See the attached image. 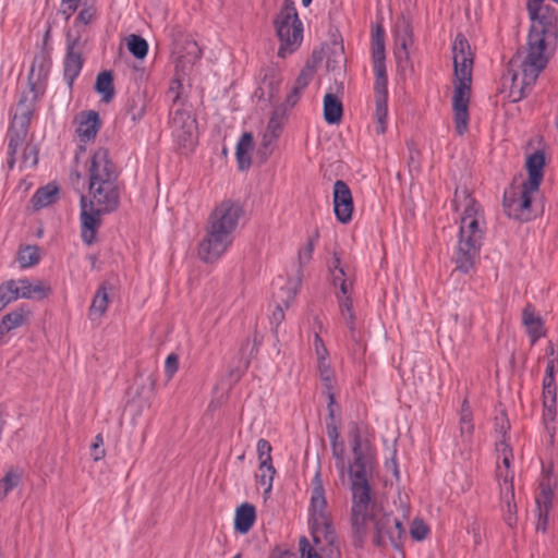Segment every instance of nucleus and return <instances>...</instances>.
Instances as JSON below:
<instances>
[{"label": "nucleus", "instance_id": "nucleus-1", "mask_svg": "<svg viewBox=\"0 0 558 558\" xmlns=\"http://www.w3.org/2000/svg\"><path fill=\"white\" fill-rule=\"evenodd\" d=\"M527 11L532 21L527 37L526 56L521 61V73L513 71L518 60L509 62L510 97L512 101L524 98L535 84L539 73L546 68L556 47L557 14L545 0H527Z\"/></svg>", "mask_w": 558, "mask_h": 558}, {"label": "nucleus", "instance_id": "nucleus-32", "mask_svg": "<svg viewBox=\"0 0 558 558\" xmlns=\"http://www.w3.org/2000/svg\"><path fill=\"white\" fill-rule=\"evenodd\" d=\"M254 141L251 133H244L236 145V160L239 168L245 170L251 166V151L253 150Z\"/></svg>", "mask_w": 558, "mask_h": 558}, {"label": "nucleus", "instance_id": "nucleus-27", "mask_svg": "<svg viewBox=\"0 0 558 558\" xmlns=\"http://www.w3.org/2000/svg\"><path fill=\"white\" fill-rule=\"evenodd\" d=\"M312 77L313 71L311 68H304L301 70V72L299 73L298 77L293 83L291 90L286 97L284 105L287 107L292 108L299 102L303 92L312 81Z\"/></svg>", "mask_w": 558, "mask_h": 558}, {"label": "nucleus", "instance_id": "nucleus-16", "mask_svg": "<svg viewBox=\"0 0 558 558\" xmlns=\"http://www.w3.org/2000/svg\"><path fill=\"white\" fill-rule=\"evenodd\" d=\"M105 180H118V171L109 157V151L106 148H98L90 158L88 181L90 183Z\"/></svg>", "mask_w": 558, "mask_h": 558}, {"label": "nucleus", "instance_id": "nucleus-33", "mask_svg": "<svg viewBox=\"0 0 558 558\" xmlns=\"http://www.w3.org/2000/svg\"><path fill=\"white\" fill-rule=\"evenodd\" d=\"M59 189L54 184H47L40 187L32 197V203L35 209H39L51 205L58 199Z\"/></svg>", "mask_w": 558, "mask_h": 558}, {"label": "nucleus", "instance_id": "nucleus-11", "mask_svg": "<svg viewBox=\"0 0 558 558\" xmlns=\"http://www.w3.org/2000/svg\"><path fill=\"white\" fill-rule=\"evenodd\" d=\"M243 215L244 208L240 202L223 199L209 214L206 225L234 235Z\"/></svg>", "mask_w": 558, "mask_h": 558}, {"label": "nucleus", "instance_id": "nucleus-55", "mask_svg": "<svg viewBox=\"0 0 558 558\" xmlns=\"http://www.w3.org/2000/svg\"><path fill=\"white\" fill-rule=\"evenodd\" d=\"M557 386L556 380H543V403L556 405Z\"/></svg>", "mask_w": 558, "mask_h": 558}, {"label": "nucleus", "instance_id": "nucleus-52", "mask_svg": "<svg viewBox=\"0 0 558 558\" xmlns=\"http://www.w3.org/2000/svg\"><path fill=\"white\" fill-rule=\"evenodd\" d=\"M271 445L268 440L260 438L256 445L258 464H272Z\"/></svg>", "mask_w": 558, "mask_h": 558}, {"label": "nucleus", "instance_id": "nucleus-14", "mask_svg": "<svg viewBox=\"0 0 558 558\" xmlns=\"http://www.w3.org/2000/svg\"><path fill=\"white\" fill-rule=\"evenodd\" d=\"M109 211L101 210L93 204H87L86 197H81V236L85 244L96 242L97 231L101 225V215Z\"/></svg>", "mask_w": 558, "mask_h": 558}, {"label": "nucleus", "instance_id": "nucleus-36", "mask_svg": "<svg viewBox=\"0 0 558 558\" xmlns=\"http://www.w3.org/2000/svg\"><path fill=\"white\" fill-rule=\"evenodd\" d=\"M95 89L101 95L102 101L110 102L113 99V76L110 71H104L97 75Z\"/></svg>", "mask_w": 558, "mask_h": 558}, {"label": "nucleus", "instance_id": "nucleus-62", "mask_svg": "<svg viewBox=\"0 0 558 558\" xmlns=\"http://www.w3.org/2000/svg\"><path fill=\"white\" fill-rule=\"evenodd\" d=\"M337 288H339V292L337 293L338 302L343 301L344 298L351 299V292H352V288H353L351 278L348 280L341 281Z\"/></svg>", "mask_w": 558, "mask_h": 558}, {"label": "nucleus", "instance_id": "nucleus-19", "mask_svg": "<svg viewBox=\"0 0 558 558\" xmlns=\"http://www.w3.org/2000/svg\"><path fill=\"white\" fill-rule=\"evenodd\" d=\"M84 60L80 49V38L66 37V54L63 62V75L69 87H72L74 81L80 75Z\"/></svg>", "mask_w": 558, "mask_h": 558}, {"label": "nucleus", "instance_id": "nucleus-9", "mask_svg": "<svg viewBox=\"0 0 558 558\" xmlns=\"http://www.w3.org/2000/svg\"><path fill=\"white\" fill-rule=\"evenodd\" d=\"M181 90L182 83L173 80L168 89V96L171 98L170 124L177 143L184 148H190L195 144V120L187 110L182 108Z\"/></svg>", "mask_w": 558, "mask_h": 558}, {"label": "nucleus", "instance_id": "nucleus-51", "mask_svg": "<svg viewBox=\"0 0 558 558\" xmlns=\"http://www.w3.org/2000/svg\"><path fill=\"white\" fill-rule=\"evenodd\" d=\"M543 405H544L543 421H544L545 429L549 435L550 441H553L554 435H555L554 422L556 418V405H549L547 403H543Z\"/></svg>", "mask_w": 558, "mask_h": 558}, {"label": "nucleus", "instance_id": "nucleus-47", "mask_svg": "<svg viewBox=\"0 0 558 558\" xmlns=\"http://www.w3.org/2000/svg\"><path fill=\"white\" fill-rule=\"evenodd\" d=\"M338 303L341 317L353 336L355 331V315L353 312L352 300L344 298L343 301H339Z\"/></svg>", "mask_w": 558, "mask_h": 558}, {"label": "nucleus", "instance_id": "nucleus-15", "mask_svg": "<svg viewBox=\"0 0 558 558\" xmlns=\"http://www.w3.org/2000/svg\"><path fill=\"white\" fill-rule=\"evenodd\" d=\"M496 451L498 453V460L501 463H497L496 476L499 483L500 493H506V497H509V493L514 490L513 478L514 471L511 469L513 462V453L509 444L505 440L496 442Z\"/></svg>", "mask_w": 558, "mask_h": 558}, {"label": "nucleus", "instance_id": "nucleus-59", "mask_svg": "<svg viewBox=\"0 0 558 558\" xmlns=\"http://www.w3.org/2000/svg\"><path fill=\"white\" fill-rule=\"evenodd\" d=\"M179 368V357L177 354L171 353L165 361V374L168 379H171Z\"/></svg>", "mask_w": 558, "mask_h": 558}, {"label": "nucleus", "instance_id": "nucleus-5", "mask_svg": "<svg viewBox=\"0 0 558 558\" xmlns=\"http://www.w3.org/2000/svg\"><path fill=\"white\" fill-rule=\"evenodd\" d=\"M308 525L313 542L322 550H325L323 543L330 547L333 553V544L337 541L331 512L325 496V488L320 472H316L312 480V492L308 507Z\"/></svg>", "mask_w": 558, "mask_h": 558}, {"label": "nucleus", "instance_id": "nucleus-7", "mask_svg": "<svg viewBox=\"0 0 558 558\" xmlns=\"http://www.w3.org/2000/svg\"><path fill=\"white\" fill-rule=\"evenodd\" d=\"M275 29L280 41L278 57L284 59L301 46L303 40V24L299 19L294 2L286 0L275 19Z\"/></svg>", "mask_w": 558, "mask_h": 558}, {"label": "nucleus", "instance_id": "nucleus-42", "mask_svg": "<svg viewBox=\"0 0 558 558\" xmlns=\"http://www.w3.org/2000/svg\"><path fill=\"white\" fill-rule=\"evenodd\" d=\"M129 51L137 59H144L148 52L147 41L140 35L131 34L126 38Z\"/></svg>", "mask_w": 558, "mask_h": 558}, {"label": "nucleus", "instance_id": "nucleus-29", "mask_svg": "<svg viewBox=\"0 0 558 558\" xmlns=\"http://www.w3.org/2000/svg\"><path fill=\"white\" fill-rule=\"evenodd\" d=\"M255 520V507L251 504H243L235 511L234 527L238 532L245 534L252 529Z\"/></svg>", "mask_w": 558, "mask_h": 558}, {"label": "nucleus", "instance_id": "nucleus-6", "mask_svg": "<svg viewBox=\"0 0 558 558\" xmlns=\"http://www.w3.org/2000/svg\"><path fill=\"white\" fill-rule=\"evenodd\" d=\"M49 66L45 57H36L29 70L27 86L21 92L14 109L12 123L29 126L37 102L46 92Z\"/></svg>", "mask_w": 558, "mask_h": 558}, {"label": "nucleus", "instance_id": "nucleus-10", "mask_svg": "<svg viewBox=\"0 0 558 558\" xmlns=\"http://www.w3.org/2000/svg\"><path fill=\"white\" fill-rule=\"evenodd\" d=\"M234 235L205 226V235L197 245V256L206 264L217 263L232 246Z\"/></svg>", "mask_w": 558, "mask_h": 558}, {"label": "nucleus", "instance_id": "nucleus-38", "mask_svg": "<svg viewBox=\"0 0 558 558\" xmlns=\"http://www.w3.org/2000/svg\"><path fill=\"white\" fill-rule=\"evenodd\" d=\"M276 474V469L272 464H258V472L256 474V482L264 488L267 495L272 489V481Z\"/></svg>", "mask_w": 558, "mask_h": 558}, {"label": "nucleus", "instance_id": "nucleus-43", "mask_svg": "<svg viewBox=\"0 0 558 558\" xmlns=\"http://www.w3.org/2000/svg\"><path fill=\"white\" fill-rule=\"evenodd\" d=\"M372 58L373 61L386 60L385 34L379 26L372 34Z\"/></svg>", "mask_w": 558, "mask_h": 558}, {"label": "nucleus", "instance_id": "nucleus-61", "mask_svg": "<svg viewBox=\"0 0 558 558\" xmlns=\"http://www.w3.org/2000/svg\"><path fill=\"white\" fill-rule=\"evenodd\" d=\"M317 366L322 379L326 383V386L329 387L333 375L328 360H317Z\"/></svg>", "mask_w": 558, "mask_h": 558}, {"label": "nucleus", "instance_id": "nucleus-30", "mask_svg": "<svg viewBox=\"0 0 558 558\" xmlns=\"http://www.w3.org/2000/svg\"><path fill=\"white\" fill-rule=\"evenodd\" d=\"M16 282L20 299H44L50 292V289L41 281L32 283L28 279H20Z\"/></svg>", "mask_w": 558, "mask_h": 558}, {"label": "nucleus", "instance_id": "nucleus-64", "mask_svg": "<svg viewBox=\"0 0 558 558\" xmlns=\"http://www.w3.org/2000/svg\"><path fill=\"white\" fill-rule=\"evenodd\" d=\"M496 420V432L501 436V439L499 441L505 440L508 444L506 436L510 428L509 422L506 417H497Z\"/></svg>", "mask_w": 558, "mask_h": 558}, {"label": "nucleus", "instance_id": "nucleus-34", "mask_svg": "<svg viewBox=\"0 0 558 558\" xmlns=\"http://www.w3.org/2000/svg\"><path fill=\"white\" fill-rule=\"evenodd\" d=\"M323 546L325 547V550H322L318 546H316L315 543H314V546H312L306 537H302L300 539V551H301L302 558H323L318 551L324 553L325 556L328 558H332V557L338 558L339 550H338V547L336 546V543L333 544L335 549H333L332 554H330L329 545H327L326 543H323Z\"/></svg>", "mask_w": 558, "mask_h": 558}, {"label": "nucleus", "instance_id": "nucleus-57", "mask_svg": "<svg viewBox=\"0 0 558 558\" xmlns=\"http://www.w3.org/2000/svg\"><path fill=\"white\" fill-rule=\"evenodd\" d=\"M410 533L413 539L423 541L428 534V527L422 520H414Z\"/></svg>", "mask_w": 558, "mask_h": 558}, {"label": "nucleus", "instance_id": "nucleus-18", "mask_svg": "<svg viewBox=\"0 0 558 558\" xmlns=\"http://www.w3.org/2000/svg\"><path fill=\"white\" fill-rule=\"evenodd\" d=\"M333 211L337 220L341 223H349L353 215V197L349 185L337 180L333 184Z\"/></svg>", "mask_w": 558, "mask_h": 558}, {"label": "nucleus", "instance_id": "nucleus-46", "mask_svg": "<svg viewBox=\"0 0 558 558\" xmlns=\"http://www.w3.org/2000/svg\"><path fill=\"white\" fill-rule=\"evenodd\" d=\"M19 160L22 169L34 168L38 163V149L36 145L31 143L25 145L19 155Z\"/></svg>", "mask_w": 558, "mask_h": 558}, {"label": "nucleus", "instance_id": "nucleus-23", "mask_svg": "<svg viewBox=\"0 0 558 558\" xmlns=\"http://www.w3.org/2000/svg\"><path fill=\"white\" fill-rule=\"evenodd\" d=\"M544 167L545 154L542 150H535L529 155L525 161L527 179L523 183L529 184L532 190H539L544 178Z\"/></svg>", "mask_w": 558, "mask_h": 558}, {"label": "nucleus", "instance_id": "nucleus-8", "mask_svg": "<svg viewBox=\"0 0 558 558\" xmlns=\"http://www.w3.org/2000/svg\"><path fill=\"white\" fill-rule=\"evenodd\" d=\"M350 446L352 461L348 465L350 487L371 486V476L375 464V452L367 439H362L359 428L355 426L350 430Z\"/></svg>", "mask_w": 558, "mask_h": 558}, {"label": "nucleus", "instance_id": "nucleus-13", "mask_svg": "<svg viewBox=\"0 0 558 558\" xmlns=\"http://www.w3.org/2000/svg\"><path fill=\"white\" fill-rule=\"evenodd\" d=\"M88 190L90 195L89 204L96 205L105 211H113L118 208L120 203L118 180L90 182Z\"/></svg>", "mask_w": 558, "mask_h": 558}, {"label": "nucleus", "instance_id": "nucleus-37", "mask_svg": "<svg viewBox=\"0 0 558 558\" xmlns=\"http://www.w3.org/2000/svg\"><path fill=\"white\" fill-rule=\"evenodd\" d=\"M474 432V425L472 422V411L466 399L463 400L460 412V435L461 437L470 441Z\"/></svg>", "mask_w": 558, "mask_h": 558}, {"label": "nucleus", "instance_id": "nucleus-35", "mask_svg": "<svg viewBox=\"0 0 558 558\" xmlns=\"http://www.w3.org/2000/svg\"><path fill=\"white\" fill-rule=\"evenodd\" d=\"M28 315L29 311L24 310L23 307L16 308L4 315L0 325V336L22 326Z\"/></svg>", "mask_w": 558, "mask_h": 558}, {"label": "nucleus", "instance_id": "nucleus-54", "mask_svg": "<svg viewBox=\"0 0 558 558\" xmlns=\"http://www.w3.org/2000/svg\"><path fill=\"white\" fill-rule=\"evenodd\" d=\"M548 361L545 369V376L543 380H556L555 374L558 369V357L555 356L554 347L550 343L547 348Z\"/></svg>", "mask_w": 558, "mask_h": 558}, {"label": "nucleus", "instance_id": "nucleus-56", "mask_svg": "<svg viewBox=\"0 0 558 558\" xmlns=\"http://www.w3.org/2000/svg\"><path fill=\"white\" fill-rule=\"evenodd\" d=\"M331 450H332V457L336 460L337 470H339L341 473H343L347 468L345 459H344L345 449H344L343 442L340 441V442L331 444Z\"/></svg>", "mask_w": 558, "mask_h": 558}, {"label": "nucleus", "instance_id": "nucleus-63", "mask_svg": "<svg viewBox=\"0 0 558 558\" xmlns=\"http://www.w3.org/2000/svg\"><path fill=\"white\" fill-rule=\"evenodd\" d=\"M313 345L317 360H326L328 357V351L318 333L314 335Z\"/></svg>", "mask_w": 558, "mask_h": 558}, {"label": "nucleus", "instance_id": "nucleus-28", "mask_svg": "<svg viewBox=\"0 0 558 558\" xmlns=\"http://www.w3.org/2000/svg\"><path fill=\"white\" fill-rule=\"evenodd\" d=\"M522 322L531 338L532 344L545 335L543 320L535 314V311L531 305H526L523 310Z\"/></svg>", "mask_w": 558, "mask_h": 558}, {"label": "nucleus", "instance_id": "nucleus-40", "mask_svg": "<svg viewBox=\"0 0 558 558\" xmlns=\"http://www.w3.org/2000/svg\"><path fill=\"white\" fill-rule=\"evenodd\" d=\"M514 499V490H511L509 493V497H506V493H500V501H501V509L505 514V521L506 523L511 527L517 522V506L513 501Z\"/></svg>", "mask_w": 558, "mask_h": 558}, {"label": "nucleus", "instance_id": "nucleus-50", "mask_svg": "<svg viewBox=\"0 0 558 558\" xmlns=\"http://www.w3.org/2000/svg\"><path fill=\"white\" fill-rule=\"evenodd\" d=\"M551 498L553 492L550 487L542 483L539 485V493L535 498L537 509L548 512L551 505Z\"/></svg>", "mask_w": 558, "mask_h": 558}, {"label": "nucleus", "instance_id": "nucleus-31", "mask_svg": "<svg viewBox=\"0 0 558 558\" xmlns=\"http://www.w3.org/2000/svg\"><path fill=\"white\" fill-rule=\"evenodd\" d=\"M343 107L341 100L332 93H327L324 97V119L329 124H336L341 121Z\"/></svg>", "mask_w": 558, "mask_h": 558}, {"label": "nucleus", "instance_id": "nucleus-4", "mask_svg": "<svg viewBox=\"0 0 558 558\" xmlns=\"http://www.w3.org/2000/svg\"><path fill=\"white\" fill-rule=\"evenodd\" d=\"M452 59L456 78L452 96L453 120L458 135L462 136L469 129V104L474 61L471 46L462 34H458L452 43Z\"/></svg>", "mask_w": 558, "mask_h": 558}, {"label": "nucleus", "instance_id": "nucleus-49", "mask_svg": "<svg viewBox=\"0 0 558 558\" xmlns=\"http://www.w3.org/2000/svg\"><path fill=\"white\" fill-rule=\"evenodd\" d=\"M319 234L316 230L307 240V243L299 251L298 257L301 266L306 265L313 256L314 247L318 241Z\"/></svg>", "mask_w": 558, "mask_h": 558}, {"label": "nucleus", "instance_id": "nucleus-2", "mask_svg": "<svg viewBox=\"0 0 558 558\" xmlns=\"http://www.w3.org/2000/svg\"><path fill=\"white\" fill-rule=\"evenodd\" d=\"M350 524L356 546L362 547L366 537L373 534V544L385 547L388 544L401 549L405 538L402 522L386 511L381 501L372 493L371 486L350 487Z\"/></svg>", "mask_w": 558, "mask_h": 558}, {"label": "nucleus", "instance_id": "nucleus-24", "mask_svg": "<svg viewBox=\"0 0 558 558\" xmlns=\"http://www.w3.org/2000/svg\"><path fill=\"white\" fill-rule=\"evenodd\" d=\"M100 128L99 116L96 111L83 112L77 118L76 134L80 141L88 143L93 141Z\"/></svg>", "mask_w": 558, "mask_h": 558}, {"label": "nucleus", "instance_id": "nucleus-60", "mask_svg": "<svg viewBox=\"0 0 558 558\" xmlns=\"http://www.w3.org/2000/svg\"><path fill=\"white\" fill-rule=\"evenodd\" d=\"M104 437L101 434L95 436L94 442L92 444V457L95 461L101 460L106 452L102 448Z\"/></svg>", "mask_w": 558, "mask_h": 558}, {"label": "nucleus", "instance_id": "nucleus-45", "mask_svg": "<svg viewBox=\"0 0 558 558\" xmlns=\"http://www.w3.org/2000/svg\"><path fill=\"white\" fill-rule=\"evenodd\" d=\"M20 481L21 473L16 470H9L3 478L0 480V500L4 499L19 485Z\"/></svg>", "mask_w": 558, "mask_h": 558}, {"label": "nucleus", "instance_id": "nucleus-25", "mask_svg": "<svg viewBox=\"0 0 558 558\" xmlns=\"http://www.w3.org/2000/svg\"><path fill=\"white\" fill-rule=\"evenodd\" d=\"M260 90L267 94L268 100L277 99L283 81L281 71L278 66L270 65L264 69Z\"/></svg>", "mask_w": 558, "mask_h": 558}, {"label": "nucleus", "instance_id": "nucleus-53", "mask_svg": "<svg viewBox=\"0 0 558 558\" xmlns=\"http://www.w3.org/2000/svg\"><path fill=\"white\" fill-rule=\"evenodd\" d=\"M185 54L179 52V58L185 60L187 63H194L202 57V50L199 49L197 43L192 39H187L185 41Z\"/></svg>", "mask_w": 558, "mask_h": 558}, {"label": "nucleus", "instance_id": "nucleus-48", "mask_svg": "<svg viewBox=\"0 0 558 558\" xmlns=\"http://www.w3.org/2000/svg\"><path fill=\"white\" fill-rule=\"evenodd\" d=\"M331 282L335 287H338V284L341 281L348 280L351 278V275H349L344 267L341 266L340 258L337 256V254L333 255V259L329 266Z\"/></svg>", "mask_w": 558, "mask_h": 558}, {"label": "nucleus", "instance_id": "nucleus-17", "mask_svg": "<svg viewBox=\"0 0 558 558\" xmlns=\"http://www.w3.org/2000/svg\"><path fill=\"white\" fill-rule=\"evenodd\" d=\"M283 121V113L279 112V110H275L262 135V140L256 151V157L259 159L260 162H265L268 159V157L272 154L276 142L281 134Z\"/></svg>", "mask_w": 558, "mask_h": 558}, {"label": "nucleus", "instance_id": "nucleus-41", "mask_svg": "<svg viewBox=\"0 0 558 558\" xmlns=\"http://www.w3.org/2000/svg\"><path fill=\"white\" fill-rule=\"evenodd\" d=\"M40 259L39 250L35 245H27L17 253V262L21 268H28L38 264Z\"/></svg>", "mask_w": 558, "mask_h": 558}, {"label": "nucleus", "instance_id": "nucleus-12", "mask_svg": "<svg viewBox=\"0 0 558 558\" xmlns=\"http://www.w3.org/2000/svg\"><path fill=\"white\" fill-rule=\"evenodd\" d=\"M538 190H532L529 184L514 182L504 193V207L509 217L525 219L530 211L532 197Z\"/></svg>", "mask_w": 558, "mask_h": 558}, {"label": "nucleus", "instance_id": "nucleus-20", "mask_svg": "<svg viewBox=\"0 0 558 558\" xmlns=\"http://www.w3.org/2000/svg\"><path fill=\"white\" fill-rule=\"evenodd\" d=\"M393 54L398 64L407 62L410 58V47L413 45V31L405 19L398 20L393 28Z\"/></svg>", "mask_w": 558, "mask_h": 558}, {"label": "nucleus", "instance_id": "nucleus-3", "mask_svg": "<svg viewBox=\"0 0 558 558\" xmlns=\"http://www.w3.org/2000/svg\"><path fill=\"white\" fill-rule=\"evenodd\" d=\"M453 208L460 214L458 242L452 260L456 269L469 274L480 257L486 232V221L482 206L466 189H457Z\"/></svg>", "mask_w": 558, "mask_h": 558}, {"label": "nucleus", "instance_id": "nucleus-26", "mask_svg": "<svg viewBox=\"0 0 558 558\" xmlns=\"http://www.w3.org/2000/svg\"><path fill=\"white\" fill-rule=\"evenodd\" d=\"M112 286L109 282H102L95 292L90 306L88 308V317L90 320L100 319L107 312L109 305V291Z\"/></svg>", "mask_w": 558, "mask_h": 558}, {"label": "nucleus", "instance_id": "nucleus-39", "mask_svg": "<svg viewBox=\"0 0 558 558\" xmlns=\"http://www.w3.org/2000/svg\"><path fill=\"white\" fill-rule=\"evenodd\" d=\"M19 298L17 282L13 279L0 284V311Z\"/></svg>", "mask_w": 558, "mask_h": 558}, {"label": "nucleus", "instance_id": "nucleus-21", "mask_svg": "<svg viewBox=\"0 0 558 558\" xmlns=\"http://www.w3.org/2000/svg\"><path fill=\"white\" fill-rule=\"evenodd\" d=\"M29 126L12 123L7 132L8 150L7 162L10 170H12L19 160V155L22 153L23 147L27 145L26 137Z\"/></svg>", "mask_w": 558, "mask_h": 558}, {"label": "nucleus", "instance_id": "nucleus-22", "mask_svg": "<svg viewBox=\"0 0 558 558\" xmlns=\"http://www.w3.org/2000/svg\"><path fill=\"white\" fill-rule=\"evenodd\" d=\"M375 113L376 119L375 131L377 134H384L387 130L388 117V78H375Z\"/></svg>", "mask_w": 558, "mask_h": 558}, {"label": "nucleus", "instance_id": "nucleus-44", "mask_svg": "<svg viewBox=\"0 0 558 558\" xmlns=\"http://www.w3.org/2000/svg\"><path fill=\"white\" fill-rule=\"evenodd\" d=\"M260 341L257 338V335H254L252 338L247 337L241 344L239 354L243 360V368L246 369L250 364V360L252 355L258 350Z\"/></svg>", "mask_w": 558, "mask_h": 558}, {"label": "nucleus", "instance_id": "nucleus-58", "mask_svg": "<svg viewBox=\"0 0 558 558\" xmlns=\"http://www.w3.org/2000/svg\"><path fill=\"white\" fill-rule=\"evenodd\" d=\"M96 14L97 10L93 5H86L78 12L76 22L87 25L95 19Z\"/></svg>", "mask_w": 558, "mask_h": 558}]
</instances>
